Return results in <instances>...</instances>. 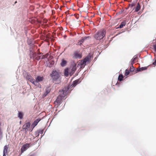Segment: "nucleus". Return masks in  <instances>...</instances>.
I'll return each instance as SVG.
<instances>
[{
    "label": "nucleus",
    "mask_w": 156,
    "mask_h": 156,
    "mask_svg": "<svg viewBox=\"0 0 156 156\" xmlns=\"http://www.w3.org/2000/svg\"><path fill=\"white\" fill-rule=\"evenodd\" d=\"M68 89V88H65L59 91V94L55 101V102L57 105H59L61 104L62 100L66 95Z\"/></svg>",
    "instance_id": "nucleus-1"
},
{
    "label": "nucleus",
    "mask_w": 156,
    "mask_h": 156,
    "mask_svg": "<svg viewBox=\"0 0 156 156\" xmlns=\"http://www.w3.org/2000/svg\"><path fill=\"white\" fill-rule=\"evenodd\" d=\"M105 30L104 29H102L98 31L94 34V37L96 40H101L105 36Z\"/></svg>",
    "instance_id": "nucleus-2"
},
{
    "label": "nucleus",
    "mask_w": 156,
    "mask_h": 156,
    "mask_svg": "<svg viewBox=\"0 0 156 156\" xmlns=\"http://www.w3.org/2000/svg\"><path fill=\"white\" fill-rule=\"evenodd\" d=\"M91 55H89L87 56L83 61L80 62L81 65V67L83 68L87 64L90 63L91 61Z\"/></svg>",
    "instance_id": "nucleus-3"
},
{
    "label": "nucleus",
    "mask_w": 156,
    "mask_h": 156,
    "mask_svg": "<svg viewBox=\"0 0 156 156\" xmlns=\"http://www.w3.org/2000/svg\"><path fill=\"white\" fill-rule=\"evenodd\" d=\"M24 76L26 79L28 80L30 82H31L33 84H34L35 81L34 78L31 76L28 73H27L25 74Z\"/></svg>",
    "instance_id": "nucleus-4"
},
{
    "label": "nucleus",
    "mask_w": 156,
    "mask_h": 156,
    "mask_svg": "<svg viewBox=\"0 0 156 156\" xmlns=\"http://www.w3.org/2000/svg\"><path fill=\"white\" fill-rule=\"evenodd\" d=\"M69 69V75L72 76L76 69V65L75 64H73Z\"/></svg>",
    "instance_id": "nucleus-5"
},
{
    "label": "nucleus",
    "mask_w": 156,
    "mask_h": 156,
    "mask_svg": "<svg viewBox=\"0 0 156 156\" xmlns=\"http://www.w3.org/2000/svg\"><path fill=\"white\" fill-rule=\"evenodd\" d=\"M30 144L26 143L23 145L21 148V153H23L30 146Z\"/></svg>",
    "instance_id": "nucleus-6"
},
{
    "label": "nucleus",
    "mask_w": 156,
    "mask_h": 156,
    "mask_svg": "<svg viewBox=\"0 0 156 156\" xmlns=\"http://www.w3.org/2000/svg\"><path fill=\"white\" fill-rule=\"evenodd\" d=\"M30 122H27L23 126V129L26 132H27L28 130V129L30 128Z\"/></svg>",
    "instance_id": "nucleus-7"
},
{
    "label": "nucleus",
    "mask_w": 156,
    "mask_h": 156,
    "mask_svg": "<svg viewBox=\"0 0 156 156\" xmlns=\"http://www.w3.org/2000/svg\"><path fill=\"white\" fill-rule=\"evenodd\" d=\"M41 119H36L35 120L33 123H32L31 126V127L32 128V129L31 130L30 132H31L33 129L34 128V127L37 125L38 123L41 120Z\"/></svg>",
    "instance_id": "nucleus-8"
},
{
    "label": "nucleus",
    "mask_w": 156,
    "mask_h": 156,
    "mask_svg": "<svg viewBox=\"0 0 156 156\" xmlns=\"http://www.w3.org/2000/svg\"><path fill=\"white\" fill-rule=\"evenodd\" d=\"M36 81H35V83L34 85L36 86L38 82L42 81L44 80V78L42 76H38L36 79Z\"/></svg>",
    "instance_id": "nucleus-9"
},
{
    "label": "nucleus",
    "mask_w": 156,
    "mask_h": 156,
    "mask_svg": "<svg viewBox=\"0 0 156 156\" xmlns=\"http://www.w3.org/2000/svg\"><path fill=\"white\" fill-rule=\"evenodd\" d=\"M54 82H55V83H58L60 82L61 80L59 79V77H57L56 76H52Z\"/></svg>",
    "instance_id": "nucleus-10"
},
{
    "label": "nucleus",
    "mask_w": 156,
    "mask_h": 156,
    "mask_svg": "<svg viewBox=\"0 0 156 156\" xmlns=\"http://www.w3.org/2000/svg\"><path fill=\"white\" fill-rule=\"evenodd\" d=\"M88 37H82L81 40H80L78 42V44L81 45L82 43H83L85 40Z\"/></svg>",
    "instance_id": "nucleus-11"
},
{
    "label": "nucleus",
    "mask_w": 156,
    "mask_h": 156,
    "mask_svg": "<svg viewBox=\"0 0 156 156\" xmlns=\"http://www.w3.org/2000/svg\"><path fill=\"white\" fill-rule=\"evenodd\" d=\"M9 149L8 145H5L4 147V149L3 150V156H5V154L7 153V151Z\"/></svg>",
    "instance_id": "nucleus-12"
},
{
    "label": "nucleus",
    "mask_w": 156,
    "mask_h": 156,
    "mask_svg": "<svg viewBox=\"0 0 156 156\" xmlns=\"http://www.w3.org/2000/svg\"><path fill=\"white\" fill-rule=\"evenodd\" d=\"M79 80H76L74 81L73 82L71 86V87H75L77 84L79 83Z\"/></svg>",
    "instance_id": "nucleus-13"
},
{
    "label": "nucleus",
    "mask_w": 156,
    "mask_h": 156,
    "mask_svg": "<svg viewBox=\"0 0 156 156\" xmlns=\"http://www.w3.org/2000/svg\"><path fill=\"white\" fill-rule=\"evenodd\" d=\"M24 116L23 113L21 112L18 111V116L19 118L20 119H23V117Z\"/></svg>",
    "instance_id": "nucleus-14"
},
{
    "label": "nucleus",
    "mask_w": 156,
    "mask_h": 156,
    "mask_svg": "<svg viewBox=\"0 0 156 156\" xmlns=\"http://www.w3.org/2000/svg\"><path fill=\"white\" fill-rule=\"evenodd\" d=\"M51 77H52V76H56L57 77H60L58 73L56 71H53L52 74H51Z\"/></svg>",
    "instance_id": "nucleus-15"
},
{
    "label": "nucleus",
    "mask_w": 156,
    "mask_h": 156,
    "mask_svg": "<svg viewBox=\"0 0 156 156\" xmlns=\"http://www.w3.org/2000/svg\"><path fill=\"white\" fill-rule=\"evenodd\" d=\"M141 8V6L139 4V3H138L137 4V5L135 8V10L134 12H138L140 9Z\"/></svg>",
    "instance_id": "nucleus-16"
},
{
    "label": "nucleus",
    "mask_w": 156,
    "mask_h": 156,
    "mask_svg": "<svg viewBox=\"0 0 156 156\" xmlns=\"http://www.w3.org/2000/svg\"><path fill=\"white\" fill-rule=\"evenodd\" d=\"M48 54H47L46 55H43L41 57V56H39L38 58H37V60H39L40 59H44L46 58H47L48 56Z\"/></svg>",
    "instance_id": "nucleus-17"
},
{
    "label": "nucleus",
    "mask_w": 156,
    "mask_h": 156,
    "mask_svg": "<svg viewBox=\"0 0 156 156\" xmlns=\"http://www.w3.org/2000/svg\"><path fill=\"white\" fill-rule=\"evenodd\" d=\"M64 74L66 76H67L69 75V69H65L64 72Z\"/></svg>",
    "instance_id": "nucleus-18"
},
{
    "label": "nucleus",
    "mask_w": 156,
    "mask_h": 156,
    "mask_svg": "<svg viewBox=\"0 0 156 156\" xmlns=\"http://www.w3.org/2000/svg\"><path fill=\"white\" fill-rule=\"evenodd\" d=\"M126 24V22L125 21H123L121 23L120 25L118 27V28H122Z\"/></svg>",
    "instance_id": "nucleus-19"
},
{
    "label": "nucleus",
    "mask_w": 156,
    "mask_h": 156,
    "mask_svg": "<svg viewBox=\"0 0 156 156\" xmlns=\"http://www.w3.org/2000/svg\"><path fill=\"white\" fill-rule=\"evenodd\" d=\"M50 89L49 87L47 88L45 90V94H44V95L45 96L47 94L50 93Z\"/></svg>",
    "instance_id": "nucleus-20"
},
{
    "label": "nucleus",
    "mask_w": 156,
    "mask_h": 156,
    "mask_svg": "<svg viewBox=\"0 0 156 156\" xmlns=\"http://www.w3.org/2000/svg\"><path fill=\"white\" fill-rule=\"evenodd\" d=\"M147 67H144L141 68H139L138 69H137V71H142L144 70H146L147 68Z\"/></svg>",
    "instance_id": "nucleus-21"
},
{
    "label": "nucleus",
    "mask_w": 156,
    "mask_h": 156,
    "mask_svg": "<svg viewBox=\"0 0 156 156\" xmlns=\"http://www.w3.org/2000/svg\"><path fill=\"white\" fill-rule=\"evenodd\" d=\"M66 62H67L66 60L64 59H62V62L61 63V65L62 66H64L66 65Z\"/></svg>",
    "instance_id": "nucleus-22"
},
{
    "label": "nucleus",
    "mask_w": 156,
    "mask_h": 156,
    "mask_svg": "<svg viewBox=\"0 0 156 156\" xmlns=\"http://www.w3.org/2000/svg\"><path fill=\"white\" fill-rule=\"evenodd\" d=\"M74 57L75 58H80L81 56L80 54L77 52H76L74 53Z\"/></svg>",
    "instance_id": "nucleus-23"
},
{
    "label": "nucleus",
    "mask_w": 156,
    "mask_h": 156,
    "mask_svg": "<svg viewBox=\"0 0 156 156\" xmlns=\"http://www.w3.org/2000/svg\"><path fill=\"white\" fill-rule=\"evenodd\" d=\"M135 57V56H134V57L131 60L130 64L131 65H133L134 63V61H135L137 58L136 57Z\"/></svg>",
    "instance_id": "nucleus-24"
},
{
    "label": "nucleus",
    "mask_w": 156,
    "mask_h": 156,
    "mask_svg": "<svg viewBox=\"0 0 156 156\" xmlns=\"http://www.w3.org/2000/svg\"><path fill=\"white\" fill-rule=\"evenodd\" d=\"M123 75L122 74H120L118 77V80L120 81H121L123 80Z\"/></svg>",
    "instance_id": "nucleus-25"
},
{
    "label": "nucleus",
    "mask_w": 156,
    "mask_h": 156,
    "mask_svg": "<svg viewBox=\"0 0 156 156\" xmlns=\"http://www.w3.org/2000/svg\"><path fill=\"white\" fill-rule=\"evenodd\" d=\"M131 65L130 67V71L131 72H133L134 70V68L133 66V65Z\"/></svg>",
    "instance_id": "nucleus-26"
},
{
    "label": "nucleus",
    "mask_w": 156,
    "mask_h": 156,
    "mask_svg": "<svg viewBox=\"0 0 156 156\" xmlns=\"http://www.w3.org/2000/svg\"><path fill=\"white\" fill-rule=\"evenodd\" d=\"M129 73V70H128L127 69H126L125 70V75L126 76H127L128 75Z\"/></svg>",
    "instance_id": "nucleus-27"
},
{
    "label": "nucleus",
    "mask_w": 156,
    "mask_h": 156,
    "mask_svg": "<svg viewBox=\"0 0 156 156\" xmlns=\"http://www.w3.org/2000/svg\"><path fill=\"white\" fill-rule=\"evenodd\" d=\"M153 47L154 49V51L156 53V42L154 44Z\"/></svg>",
    "instance_id": "nucleus-28"
},
{
    "label": "nucleus",
    "mask_w": 156,
    "mask_h": 156,
    "mask_svg": "<svg viewBox=\"0 0 156 156\" xmlns=\"http://www.w3.org/2000/svg\"><path fill=\"white\" fill-rule=\"evenodd\" d=\"M135 4L134 3H131V4H129V6L130 8H132L135 6Z\"/></svg>",
    "instance_id": "nucleus-29"
},
{
    "label": "nucleus",
    "mask_w": 156,
    "mask_h": 156,
    "mask_svg": "<svg viewBox=\"0 0 156 156\" xmlns=\"http://www.w3.org/2000/svg\"><path fill=\"white\" fill-rule=\"evenodd\" d=\"M153 64L154 65H156V60H155V62L153 63Z\"/></svg>",
    "instance_id": "nucleus-30"
},
{
    "label": "nucleus",
    "mask_w": 156,
    "mask_h": 156,
    "mask_svg": "<svg viewBox=\"0 0 156 156\" xmlns=\"http://www.w3.org/2000/svg\"><path fill=\"white\" fill-rule=\"evenodd\" d=\"M22 121H20V124H21V123Z\"/></svg>",
    "instance_id": "nucleus-31"
},
{
    "label": "nucleus",
    "mask_w": 156,
    "mask_h": 156,
    "mask_svg": "<svg viewBox=\"0 0 156 156\" xmlns=\"http://www.w3.org/2000/svg\"><path fill=\"white\" fill-rule=\"evenodd\" d=\"M16 2H16H16H15V3H16Z\"/></svg>",
    "instance_id": "nucleus-32"
},
{
    "label": "nucleus",
    "mask_w": 156,
    "mask_h": 156,
    "mask_svg": "<svg viewBox=\"0 0 156 156\" xmlns=\"http://www.w3.org/2000/svg\"><path fill=\"white\" fill-rule=\"evenodd\" d=\"M117 84V83H116V85Z\"/></svg>",
    "instance_id": "nucleus-33"
}]
</instances>
